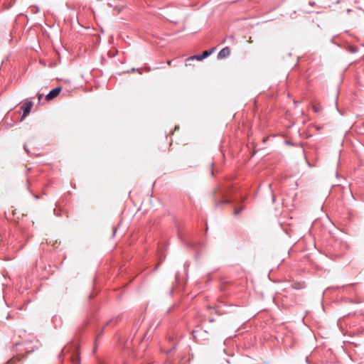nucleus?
<instances>
[{
	"label": "nucleus",
	"instance_id": "f257e3e1",
	"mask_svg": "<svg viewBox=\"0 0 364 364\" xmlns=\"http://www.w3.org/2000/svg\"><path fill=\"white\" fill-rule=\"evenodd\" d=\"M214 197L216 206H219L223 204H229L230 203V200L228 198L227 193L223 189H216L214 192Z\"/></svg>",
	"mask_w": 364,
	"mask_h": 364
},
{
	"label": "nucleus",
	"instance_id": "f03ea898",
	"mask_svg": "<svg viewBox=\"0 0 364 364\" xmlns=\"http://www.w3.org/2000/svg\"><path fill=\"white\" fill-rule=\"evenodd\" d=\"M33 106V102L29 99H26L23 102V105L21 106L20 108L23 111V114L21 117V120H23L30 113Z\"/></svg>",
	"mask_w": 364,
	"mask_h": 364
},
{
	"label": "nucleus",
	"instance_id": "7ed1b4c3",
	"mask_svg": "<svg viewBox=\"0 0 364 364\" xmlns=\"http://www.w3.org/2000/svg\"><path fill=\"white\" fill-rule=\"evenodd\" d=\"M62 90V88L60 87H55L54 89H53L52 90H50L48 94L46 95V100L47 101H50L52 100H53L54 98H55L57 96H58V95L60 94V92H61Z\"/></svg>",
	"mask_w": 364,
	"mask_h": 364
},
{
	"label": "nucleus",
	"instance_id": "20e7f679",
	"mask_svg": "<svg viewBox=\"0 0 364 364\" xmlns=\"http://www.w3.org/2000/svg\"><path fill=\"white\" fill-rule=\"evenodd\" d=\"M230 54V50L229 47H225L223 48L218 54V59H223L225 58H227Z\"/></svg>",
	"mask_w": 364,
	"mask_h": 364
},
{
	"label": "nucleus",
	"instance_id": "39448f33",
	"mask_svg": "<svg viewBox=\"0 0 364 364\" xmlns=\"http://www.w3.org/2000/svg\"><path fill=\"white\" fill-rule=\"evenodd\" d=\"M215 48H212V49H210V50H205L204 52H203V53L200 55V57L203 58V59H205L206 58H208L210 55L212 54V53L214 51Z\"/></svg>",
	"mask_w": 364,
	"mask_h": 364
},
{
	"label": "nucleus",
	"instance_id": "423d86ee",
	"mask_svg": "<svg viewBox=\"0 0 364 364\" xmlns=\"http://www.w3.org/2000/svg\"><path fill=\"white\" fill-rule=\"evenodd\" d=\"M291 287L294 289H300L304 287V283H294L291 285Z\"/></svg>",
	"mask_w": 364,
	"mask_h": 364
},
{
	"label": "nucleus",
	"instance_id": "0eeeda50",
	"mask_svg": "<svg viewBox=\"0 0 364 364\" xmlns=\"http://www.w3.org/2000/svg\"><path fill=\"white\" fill-rule=\"evenodd\" d=\"M193 60H202L203 59L200 57V55H193V56L188 58L186 59V62Z\"/></svg>",
	"mask_w": 364,
	"mask_h": 364
},
{
	"label": "nucleus",
	"instance_id": "6e6552de",
	"mask_svg": "<svg viewBox=\"0 0 364 364\" xmlns=\"http://www.w3.org/2000/svg\"><path fill=\"white\" fill-rule=\"evenodd\" d=\"M312 109L314 112L318 113L322 110V107L319 104L314 105Z\"/></svg>",
	"mask_w": 364,
	"mask_h": 364
},
{
	"label": "nucleus",
	"instance_id": "1a4fd4ad",
	"mask_svg": "<svg viewBox=\"0 0 364 364\" xmlns=\"http://www.w3.org/2000/svg\"><path fill=\"white\" fill-rule=\"evenodd\" d=\"M242 210H243V207H241V208H239V209H236V208H235V209L234 210L233 213H234V215H235V216H237V215H238L240 214V213Z\"/></svg>",
	"mask_w": 364,
	"mask_h": 364
},
{
	"label": "nucleus",
	"instance_id": "9d476101",
	"mask_svg": "<svg viewBox=\"0 0 364 364\" xmlns=\"http://www.w3.org/2000/svg\"><path fill=\"white\" fill-rule=\"evenodd\" d=\"M72 362L73 363H80V358L79 356L77 355L75 357H73V360H72Z\"/></svg>",
	"mask_w": 364,
	"mask_h": 364
},
{
	"label": "nucleus",
	"instance_id": "9b49d317",
	"mask_svg": "<svg viewBox=\"0 0 364 364\" xmlns=\"http://www.w3.org/2000/svg\"><path fill=\"white\" fill-rule=\"evenodd\" d=\"M213 165H214V163L213 161L210 162V173L212 174V176L214 175V171H213Z\"/></svg>",
	"mask_w": 364,
	"mask_h": 364
},
{
	"label": "nucleus",
	"instance_id": "f8f14e48",
	"mask_svg": "<svg viewBox=\"0 0 364 364\" xmlns=\"http://www.w3.org/2000/svg\"><path fill=\"white\" fill-rule=\"evenodd\" d=\"M314 127H315V129L317 130V131H320L322 129V127L320 126V125H314Z\"/></svg>",
	"mask_w": 364,
	"mask_h": 364
},
{
	"label": "nucleus",
	"instance_id": "ddd939ff",
	"mask_svg": "<svg viewBox=\"0 0 364 364\" xmlns=\"http://www.w3.org/2000/svg\"><path fill=\"white\" fill-rule=\"evenodd\" d=\"M104 331V328L101 330L100 333L97 336L96 341L98 339V338L100 336V335Z\"/></svg>",
	"mask_w": 364,
	"mask_h": 364
},
{
	"label": "nucleus",
	"instance_id": "4468645a",
	"mask_svg": "<svg viewBox=\"0 0 364 364\" xmlns=\"http://www.w3.org/2000/svg\"><path fill=\"white\" fill-rule=\"evenodd\" d=\"M42 97H43V95L39 94V95H38V101H39V102L41 100Z\"/></svg>",
	"mask_w": 364,
	"mask_h": 364
},
{
	"label": "nucleus",
	"instance_id": "2eb2a0df",
	"mask_svg": "<svg viewBox=\"0 0 364 364\" xmlns=\"http://www.w3.org/2000/svg\"><path fill=\"white\" fill-rule=\"evenodd\" d=\"M159 263H158V264L156 265V267H155V268H154V270H156V269L159 268Z\"/></svg>",
	"mask_w": 364,
	"mask_h": 364
},
{
	"label": "nucleus",
	"instance_id": "dca6fc26",
	"mask_svg": "<svg viewBox=\"0 0 364 364\" xmlns=\"http://www.w3.org/2000/svg\"><path fill=\"white\" fill-rule=\"evenodd\" d=\"M172 350H173V348L170 349V350L167 352V353H169L171 351H172Z\"/></svg>",
	"mask_w": 364,
	"mask_h": 364
},
{
	"label": "nucleus",
	"instance_id": "f3484780",
	"mask_svg": "<svg viewBox=\"0 0 364 364\" xmlns=\"http://www.w3.org/2000/svg\"><path fill=\"white\" fill-rule=\"evenodd\" d=\"M23 149L28 152L27 149H26V146H23Z\"/></svg>",
	"mask_w": 364,
	"mask_h": 364
}]
</instances>
